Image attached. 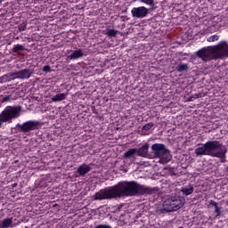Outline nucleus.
Returning <instances> with one entry per match:
<instances>
[{"label": "nucleus", "mask_w": 228, "mask_h": 228, "mask_svg": "<svg viewBox=\"0 0 228 228\" xmlns=\"http://www.w3.org/2000/svg\"><path fill=\"white\" fill-rule=\"evenodd\" d=\"M154 189L142 185L135 181L119 182L118 184L100 190L94 194V200H111L120 197L152 195Z\"/></svg>", "instance_id": "f257e3e1"}, {"label": "nucleus", "mask_w": 228, "mask_h": 228, "mask_svg": "<svg viewBox=\"0 0 228 228\" xmlns=\"http://www.w3.org/2000/svg\"><path fill=\"white\" fill-rule=\"evenodd\" d=\"M196 156H210L211 158H219L221 163H225V155L227 147L220 141H208L205 143L198 144L194 151Z\"/></svg>", "instance_id": "f03ea898"}, {"label": "nucleus", "mask_w": 228, "mask_h": 228, "mask_svg": "<svg viewBox=\"0 0 228 228\" xmlns=\"http://www.w3.org/2000/svg\"><path fill=\"white\" fill-rule=\"evenodd\" d=\"M195 54L205 63L213 61V60H224V58H228V44L226 41H221L216 45L206 46L198 50Z\"/></svg>", "instance_id": "7ed1b4c3"}, {"label": "nucleus", "mask_w": 228, "mask_h": 228, "mask_svg": "<svg viewBox=\"0 0 228 228\" xmlns=\"http://www.w3.org/2000/svg\"><path fill=\"white\" fill-rule=\"evenodd\" d=\"M20 111L22 108L20 106H6L4 110L0 113V127L4 124H12L14 118H19L20 117Z\"/></svg>", "instance_id": "20e7f679"}, {"label": "nucleus", "mask_w": 228, "mask_h": 228, "mask_svg": "<svg viewBox=\"0 0 228 228\" xmlns=\"http://www.w3.org/2000/svg\"><path fill=\"white\" fill-rule=\"evenodd\" d=\"M152 154L155 158H159L160 161H170L172 159V155H170V150L163 143H154L151 145Z\"/></svg>", "instance_id": "39448f33"}, {"label": "nucleus", "mask_w": 228, "mask_h": 228, "mask_svg": "<svg viewBox=\"0 0 228 228\" xmlns=\"http://www.w3.org/2000/svg\"><path fill=\"white\" fill-rule=\"evenodd\" d=\"M183 206H184V200L183 197L179 196H172L166 200L163 203L165 211H167L168 213L177 211V209H181Z\"/></svg>", "instance_id": "423d86ee"}, {"label": "nucleus", "mask_w": 228, "mask_h": 228, "mask_svg": "<svg viewBox=\"0 0 228 228\" xmlns=\"http://www.w3.org/2000/svg\"><path fill=\"white\" fill-rule=\"evenodd\" d=\"M18 129L20 133H30V131H37V129H40V122L37 120H28L21 125H17Z\"/></svg>", "instance_id": "0eeeda50"}, {"label": "nucleus", "mask_w": 228, "mask_h": 228, "mask_svg": "<svg viewBox=\"0 0 228 228\" xmlns=\"http://www.w3.org/2000/svg\"><path fill=\"white\" fill-rule=\"evenodd\" d=\"M131 14L134 19H145L149 15V9L145 6L134 7L131 10Z\"/></svg>", "instance_id": "6e6552de"}, {"label": "nucleus", "mask_w": 228, "mask_h": 228, "mask_svg": "<svg viewBox=\"0 0 228 228\" xmlns=\"http://www.w3.org/2000/svg\"><path fill=\"white\" fill-rule=\"evenodd\" d=\"M31 74H33L31 69H24L12 73V76H13V77H17L18 79H29V77H31Z\"/></svg>", "instance_id": "1a4fd4ad"}, {"label": "nucleus", "mask_w": 228, "mask_h": 228, "mask_svg": "<svg viewBox=\"0 0 228 228\" xmlns=\"http://www.w3.org/2000/svg\"><path fill=\"white\" fill-rule=\"evenodd\" d=\"M180 191L182 192L183 195L188 197V195H191V193L195 191V188L193 187V184L190 183L188 185L182 187Z\"/></svg>", "instance_id": "9d476101"}, {"label": "nucleus", "mask_w": 228, "mask_h": 228, "mask_svg": "<svg viewBox=\"0 0 228 228\" xmlns=\"http://www.w3.org/2000/svg\"><path fill=\"white\" fill-rule=\"evenodd\" d=\"M92 170V167L86 164H83L80 167H78V168L77 169V174H79V175H86V174H88V172H90Z\"/></svg>", "instance_id": "9b49d317"}, {"label": "nucleus", "mask_w": 228, "mask_h": 228, "mask_svg": "<svg viewBox=\"0 0 228 228\" xmlns=\"http://www.w3.org/2000/svg\"><path fill=\"white\" fill-rule=\"evenodd\" d=\"M85 56V53H83V50L78 49L72 52V53L69 56V60H77L79 58H83Z\"/></svg>", "instance_id": "f8f14e48"}, {"label": "nucleus", "mask_w": 228, "mask_h": 228, "mask_svg": "<svg viewBox=\"0 0 228 228\" xmlns=\"http://www.w3.org/2000/svg\"><path fill=\"white\" fill-rule=\"evenodd\" d=\"M67 99V94H57L53 97H52V101L53 102H60L61 101H65Z\"/></svg>", "instance_id": "ddd939ff"}, {"label": "nucleus", "mask_w": 228, "mask_h": 228, "mask_svg": "<svg viewBox=\"0 0 228 228\" xmlns=\"http://www.w3.org/2000/svg\"><path fill=\"white\" fill-rule=\"evenodd\" d=\"M139 156H147L149 152V143L142 145L141 148L137 150Z\"/></svg>", "instance_id": "4468645a"}, {"label": "nucleus", "mask_w": 228, "mask_h": 228, "mask_svg": "<svg viewBox=\"0 0 228 228\" xmlns=\"http://www.w3.org/2000/svg\"><path fill=\"white\" fill-rule=\"evenodd\" d=\"M189 69L190 66L187 63H181L176 66L175 70L178 72H186Z\"/></svg>", "instance_id": "2eb2a0df"}, {"label": "nucleus", "mask_w": 228, "mask_h": 228, "mask_svg": "<svg viewBox=\"0 0 228 228\" xmlns=\"http://www.w3.org/2000/svg\"><path fill=\"white\" fill-rule=\"evenodd\" d=\"M12 224H13V218H6L2 222V228H9L12 227Z\"/></svg>", "instance_id": "dca6fc26"}, {"label": "nucleus", "mask_w": 228, "mask_h": 228, "mask_svg": "<svg viewBox=\"0 0 228 228\" xmlns=\"http://www.w3.org/2000/svg\"><path fill=\"white\" fill-rule=\"evenodd\" d=\"M136 152H138L137 149H130L126 152H125L124 158L125 159L133 158V156H134V154H136Z\"/></svg>", "instance_id": "f3484780"}, {"label": "nucleus", "mask_w": 228, "mask_h": 228, "mask_svg": "<svg viewBox=\"0 0 228 228\" xmlns=\"http://www.w3.org/2000/svg\"><path fill=\"white\" fill-rule=\"evenodd\" d=\"M117 33H118L117 30L113 28H109L107 29V32L105 33V35H107V37H117Z\"/></svg>", "instance_id": "a211bd4d"}, {"label": "nucleus", "mask_w": 228, "mask_h": 228, "mask_svg": "<svg viewBox=\"0 0 228 228\" xmlns=\"http://www.w3.org/2000/svg\"><path fill=\"white\" fill-rule=\"evenodd\" d=\"M20 51H24V45H14L12 47V53H20Z\"/></svg>", "instance_id": "6ab92c4d"}, {"label": "nucleus", "mask_w": 228, "mask_h": 228, "mask_svg": "<svg viewBox=\"0 0 228 228\" xmlns=\"http://www.w3.org/2000/svg\"><path fill=\"white\" fill-rule=\"evenodd\" d=\"M141 3H143L148 6H151V8H154V6H156V3L154 2V0H141Z\"/></svg>", "instance_id": "aec40b11"}, {"label": "nucleus", "mask_w": 228, "mask_h": 228, "mask_svg": "<svg viewBox=\"0 0 228 228\" xmlns=\"http://www.w3.org/2000/svg\"><path fill=\"white\" fill-rule=\"evenodd\" d=\"M154 127V123L150 122L142 126V131H151Z\"/></svg>", "instance_id": "412c9836"}, {"label": "nucleus", "mask_w": 228, "mask_h": 228, "mask_svg": "<svg viewBox=\"0 0 228 228\" xmlns=\"http://www.w3.org/2000/svg\"><path fill=\"white\" fill-rule=\"evenodd\" d=\"M220 38V36L218 35H213V36H210L208 38V42H216L218 41Z\"/></svg>", "instance_id": "4be33fe9"}, {"label": "nucleus", "mask_w": 228, "mask_h": 228, "mask_svg": "<svg viewBox=\"0 0 228 228\" xmlns=\"http://www.w3.org/2000/svg\"><path fill=\"white\" fill-rule=\"evenodd\" d=\"M27 26H28V23L26 22H22L21 24H20L18 26L19 31H26Z\"/></svg>", "instance_id": "5701e85b"}, {"label": "nucleus", "mask_w": 228, "mask_h": 228, "mask_svg": "<svg viewBox=\"0 0 228 228\" xmlns=\"http://www.w3.org/2000/svg\"><path fill=\"white\" fill-rule=\"evenodd\" d=\"M214 213L216 215V216H220V215H222V211L220 210V208L217 207H215V210Z\"/></svg>", "instance_id": "b1692460"}, {"label": "nucleus", "mask_w": 228, "mask_h": 228, "mask_svg": "<svg viewBox=\"0 0 228 228\" xmlns=\"http://www.w3.org/2000/svg\"><path fill=\"white\" fill-rule=\"evenodd\" d=\"M43 72H46V74H48V72H51V66L49 65L44 66Z\"/></svg>", "instance_id": "393cba45"}, {"label": "nucleus", "mask_w": 228, "mask_h": 228, "mask_svg": "<svg viewBox=\"0 0 228 228\" xmlns=\"http://www.w3.org/2000/svg\"><path fill=\"white\" fill-rule=\"evenodd\" d=\"M209 205L214 206V208H216L218 206V203H216L215 200H209Z\"/></svg>", "instance_id": "a878e982"}, {"label": "nucleus", "mask_w": 228, "mask_h": 228, "mask_svg": "<svg viewBox=\"0 0 228 228\" xmlns=\"http://www.w3.org/2000/svg\"><path fill=\"white\" fill-rule=\"evenodd\" d=\"M8 101H10V96H5V97H4L3 100H2L3 102H8Z\"/></svg>", "instance_id": "bb28decb"}, {"label": "nucleus", "mask_w": 228, "mask_h": 228, "mask_svg": "<svg viewBox=\"0 0 228 228\" xmlns=\"http://www.w3.org/2000/svg\"><path fill=\"white\" fill-rule=\"evenodd\" d=\"M0 3H3V0H0Z\"/></svg>", "instance_id": "cd10ccee"}, {"label": "nucleus", "mask_w": 228, "mask_h": 228, "mask_svg": "<svg viewBox=\"0 0 228 228\" xmlns=\"http://www.w3.org/2000/svg\"><path fill=\"white\" fill-rule=\"evenodd\" d=\"M0 228H3V227H1V225H0Z\"/></svg>", "instance_id": "c85d7f7f"}]
</instances>
